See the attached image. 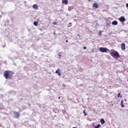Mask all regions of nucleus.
I'll list each match as a JSON object with an SVG mask.
<instances>
[{"label": "nucleus", "instance_id": "17", "mask_svg": "<svg viewBox=\"0 0 128 128\" xmlns=\"http://www.w3.org/2000/svg\"><path fill=\"white\" fill-rule=\"evenodd\" d=\"M120 93L118 94V98H120Z\"/></svg>", "mask_w": 128, "mask_h": 128}, {"label": "nucleus", "instance_id": "14", "mask_svg": "<svg viewBox=\"0 0 128 128\" xmlns=\"http://www.w3.org/2000/svg\"><path fill=\"white\" fill-rule=\"evenodd\" d=\"M100 128V124H98L96 126H95V128Z\"/></svg>", "mask_w": 128, "mask_h": 128}, {"label": "nucleus", "instance_id": "15", "mask_svg": "<svg viewBox=\"0 0 128 128\" xmlns=\"http://www.w3.org/2000/svg\"><path fill=\"white\" fill-rule=\"evenodd\" d=\"M102 30H100L98 32V36H102Z\"/></svg>", "mask_w": 128, "mask_h": 128}, {"label": "nucleus", "instance_id": "5", "mask_svg": "<svg viewBox=\"0 0 128 128\" xmlns=\"http://www.w3.org/2000/svg\"><path fill=\"white\" fill-rule=\"evenodd\" d=\"M56 74H58V76H62V74H60V70L58 68L56 71Z\"/></svg>", "mask_w": 128, "mask_h": 128}, {"label": "nucleus", "instance_id": "18", "mask_svg": "<svg viewBox=\"0 0 128 128\" xmlns=\"http://www.w3.org/2000/svg\"><path fill=\"white\" fill-rule=\"evenodd\" d=\"M53 24H54L55 26H56V24H57L56 22H54Z\"/></svg>", "mask_w": 128, "mask_h": 128}, {"label": "nucleus", "instance_id": "11", "mask_svg": "<svg viewBox=\"0 0 128 128\" xmlns=\"http://www.w3.org/2000/svg\"><path fill=\"white\" fill-rule=\"evenodd\" d=\"M100 122H101L102 124H104L106 122L104 121V119H101L100 120Z\"/></svg>", "mask_w": 128, "mask_h": 128}, {"label": "nucleus", "instance_id": "25", "mask_svg": "<svg viewBox=\"0 0 128 128\" xmlns=\"http://www.w3.org/2000/svg\"><path fill=\"white\" fill-rule=\"evenodd\" d=\"M89 0V1H90V0Z\"/></svg>", "mask_w": 128, "mask_h": 128}, {"label": "nucleus", "instance_id": "3", "mask_svg": "<svg viewBox=\"0 0 128 128\" xmlns=\"http://www.w3.org/2000/svg\"><path fill=\"white\" fill-rule=\"evenodd\" d=\"M99 50L100 52H108L109 50L106 48L101 47L99 48Z\"/></svg>", "mask_w": 128, "mask_h": 128}, {"label": "nucleus", "instance_id": "4", "mask_svg": "<svg viewBox=\"0 0 128 128\" xmlns=\"http://www.w3.org/2000/svg\"><path fill=\"white\" fill-rule=\"evenodd\" d=\"M118 20L120 22H125L126 20V18L124 16H121L120 18H118Z\"/></svg>", "mask_w": 128, "mask_h": 128}, {"label": "nucleus", "instance_id": "1", "mask_svg": "<svg viewBox=\"0 0 128 128\" xmlns=\"http://www.w3.org/2000/svg\"><path fill=\"white\" fill-rule=\"evenodd\" d=\"M14 73L8 70H5L4 73V76L6 80H10L12 78Z\"/></svg>", "mask_w": 128, "mask_h": 128}, {"label": "nucleus", "instance_id": "16", "mask_svg": "<svg viewBox=\"0 0 128 128\" xmlns=\"http://www.w3.org/2000/svg\"><path fill=\"white\" fill-rule=\"evenodd\" d=\"M83 112L84 114V116H86V110H84Z\"/></svg>", "mask_w": 128, "mask_h": 128}, {"label": "nucleus", "instance_id": "19", "mask_svg": "<svg viewBox=\"0 0 128 128\" xmlns=\"http://www.w3.org/2000/svg\"><path fill=\"white\" fill-rule=\"evenodd\" d=\"M84 48V50H86V47L84 46L83 48Z\"/></svg>", "mask_w": 128, "mask_h": 128}, {"label": "nucleus", "instance_id": "2", "mask_svg": "<svg viewBox=\"0 0 128 128\" xmlns=\"http://www.w3.org/2000/svg\"><path fill=\"white\" fill-rule=\"evenodd\" d=\"M112 51L110 52V54L112 58H120V54L117 51L115 50H112Z\"/></svg>", "mask_w": 128, "mask_h": 128}, {"label": "nucleus", "instance_id": "9", "mask_svg": "<svg viewBox=\"0 0 128 128\" xmlns=\"http://www.w3.org/2000/svg\"><path fill=\"white\" fill-rule=\"evenodd\" d=\"M112 24L113 26H118V22L116 20H114L112 22Z\"/></svg>", "mask_w": 128, "mask_h": 128}, {"label": "nucleus", "instance_id": "12", "mask_svg": "<svg viewBox=\"0 0 128 128\" xmlns=\"http://www.w3.org/2000/svg\"><path fill=\"white\" fill-rule=\"evenodd\" d=\"M121 106L122 108H124V100L121 102Z\"/></svg>", "mask_w": 128, "mask_h": 128}, {"label": "nucleus", "instance_id": "10", "mask_svg": "<svg viewBox=\"0 0 128 128\" xmlns=\"http://www.w3.org/2000/svg\"><path fill=\"white\" fill-rule=\"evenodd\" d=\"M68 0H62V4H68Z\"/></svg>", "mask_w": 128, "mask_h": 128}, {"label": "nucleus", "instance_id": "24", "mask_svg": "<svg viewBox=\"0 0 128 128\" xmlns=\"http://www.w3.org/2000/svg\"><path fill=\"white\" fill-rule=\"evenodd\" d=\"M122 96H120V98H122Z\"/></svg>", "mask_w": 128, "mask_h": 128}, {"label": "nucleus", "instance_id": "22", "mask_svg": "<svg viewBox=\"0 0 128 128\" xmlns=\"http://www.w3.org/2000/svg\"><path fill=\"white\" fill-rule=\"evenodd\" d=\"M66 42H68V40H66Z\"/></svg>", "mask_w": 128, "mask_h": 128}, {"label": "nucleus", "instance_id": "7", "mask_svg": "<svg viewBox=\"0 0 128 128\" xmlns=\"http://www.w3.org/2000/svg\"><path fill=\"white\" fill-rule=\"evenodd\" d=\"M98 8V4L94 3L93 4V8Z\"/></svg>", "mask_w": 128, "mask_h": 128}, {"label": "nucleus", "instance_id": "20", "mask_svg": "<svg viewBox=\"0 0 128 128\" xmlns=\"http://www.w3.org/2000/svg\"><path fill=\"white\" fill-rule=\"evenodd\" d=\"M69 24H70V26H72V23H70Z\"/></svg>", "mask_w": 128, "mask_h": 128}, {"label": "nucleus", "instance_id": "8", "mask_svg": "<svg viewBox=\"0 0 128 128\" xmlns=\"http://www.w3.org/2000/svg\"><path fill=\"white\" fill-rule=\"evenodd\" d=\"M33 8H35V10H38V6L37 4H35L32 6Z\"/></svg>", "mask_w": 128, "mask_h": 128}, {"label": "nucleus", "instance_id": "23", "mask_svg": "<svg viewBox=\"0 0 128 128\" xmlns=\"http://www.w3.org/2000/svg\"><path fill=\"white\" fill-rule=\"evenodd\" d=\"M58 98V100H60V97L59 96V97Z\"/></svg>", "mask_w": 128, "mask_h": 128}, {"label": "nucleus", "instance_id": "6", "mask_svg": "<svg viewBox=\"0 0 128 128\" xmlns=\"http://www.w3.org/2000/svg\"><path fill=\"white\" fill-rule=\"evenodd\" d=\"M121 48L122 50H126V44H124V43H122V44Z\"/></svg>", "mask_w": 128, "mask_h": 128}, {"label": "nucleus", "instance_id": "21", "mask_svg": "<svg viewBox=\"0 0 128 128\" xmlns=\"http://www.w3.org/2000/svg\"><path fill=\"white\" fill-rule=\"evenodd\" d=\"M126 6L128 8V3L126 4Z\"/></svg>", "mask_w": 128, "mask_h": 128}, {"label": "nucleus", "instance_id": "13", "mask_svg": "<svg viewBox=\"0 0 128 128\" xmlns=\"http://www.w3.org/2000/svg\"><path fill=\"white\" fill-rule=\"evenodd\" d=\"M34 26H38V22L35 21L34 23Z\"/></svg>", "mask_w": 128, "mask_h": 128}]
</instances>
